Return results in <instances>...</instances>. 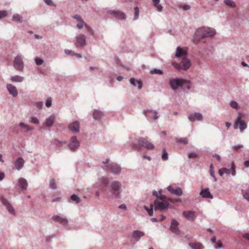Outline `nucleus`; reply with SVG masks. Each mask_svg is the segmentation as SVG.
I'll list each match as a JSON object with an SVG mask.
<instances>
[{"mask_svg":"<svg viewBox=\"0 0 249 249\" xmlns=\"http://www.w3.org/2000/svg\"><path fill=\"white\" fill-rule=\"evenodd\" d=\"M12 20L15 22H21V20H22V16H20L18 14H14L13 16V18H12Z\"/></svg>","mask_w":249,"mask_h":249,"instance_id":"4c0bfd02","label":"nucleus"},{"mask_svg":"<svg viewBox=\"0 0 249 249\" xmlns=\"http://www.w3.org/2000/svg\"><path fill=\"white\" fill-rule=\"evenodd\" d=\"M224 174H227L228 175H231L232 176H235V165H234L233 163H231V169H228L224 167L218 170V175H219V176H222Z\"/></svg>","mask_w":249,"mask_h":249,"instance_id":"9d476101","label":"nucleus"},{"mask_svg":"<svg viewBox=\"0 0 249 249\" xmlns=\"http://www.w3.org/2000/svg\"><path fill=\"white\" fill-rule=\"evenodd\" d=\"M119 208H120V209H123L124 210H126V205L124 204H121V205H120V206H119Z\"/></svg>","mask_w":249,"mask_h":249,"instance_id":"0e129e2a","label":"nucleus"},{"mask_svg":"<svg viewBox=\"0 0 249 249\" xmlns=\"http://www.w3.org/2000/svg\"><path fill=\"white\" fill-rule=\"evenodd\" d=\"M50 188L53 190H55L56 189V181L53 178H51L50 180V183H49Z\"/></svg>","mask_w":249,"mask_h":249,"instance_id":"ea45409f","label":"nucleus"},{"mask_svg":"<svg viewBox=\"0 0 249 249\" xmlns=\"http://www.w3.org/2000/svg\"><path fill=\"white\" fill-rule=\"evenodd\" d=\"M53 220L60 223L63 226H66L68 224V220L64 217H61L58 215H55L53 216Z\"/></svg>","mask_w":249,"mask_h":249,"instance_id":"aec40b11","label":"nucleus"},{"mask_svg":"<svg viewBox=\"0 0 249 249\" xmlns=\"http://www.w3.org/2000/svg\"><path fill=\"white\" fill-rule=\"evenodd\" d=\"M0 200H1V202L3 203V205L7 207V209L8 211H9V213L12 214H14L15 213V210L10 204L8 203V201L3 197H2Z\"/></svg>","mask_w":249,"mask_h":249,"instance_id":"393cba45","label":"nucleus"},{"mask_svg":"<svg viewBox=\"0 0 249 249\" xmlns=\"http://www.w3.org/2000/svg\"><path fill=\"white\" fill-rule=\"evenodd\" d=\"M244 166H245L246 167H249V160H246L245 161H244Z\"/></svg>","mask_w":249,"mask_h":249,"instance_id":"774afa93","label":"nucleus"},{"mask_svg":"<svg viewBox=\"0 0 249 249\" xmlns=\"http://www.w3.org/2000/svg\"><path fill=\"white\" fill-rule=\"evenodd\" d=\"M200 196L203 198H209L212 199L213 198V196L210 194L209 189L205 188L201 190L199 193Z\"/></svg>","mask_w":249,"mask_h":249,"instance_id":"b1692460","label":"nucleus"},{"mask_svg":"<svg viewBox=\"0 0 249 249\" xmlns=\"http://www.w3.org/2000/svg\"><path fill=\"white\" fill-rule=\"evenodd\" d=\"M191 66L190 60L186 57H183L181 62L179 64L176 63L174 64V67L178 69L182 70H187Z\"/></svg>","mask_w":249,"mask_h":249,"instance_id":"6e6552de","label":"nucleus"},{"mask_svg":"<svg viewBox=\"0 0 249 249\" xmlns=\"http://www.w3.org/2000/svg\"><path fill=\"white\" fill-rule=\"evenodd\" d=\"M197 156H198L197 153L195 152H189L188 153V158L190 159L196 158Z\"/></svg>","mask_w":249,"mask_h":249,"instance_id":"de8ad7c7","label":"nucleus"},{"mask_svg":"<svg viewBox=\"0 0 249 249\" xmlns=\"http://www.w3.org/2000/svg\"><path fill=\"white\" fill-rule=\"evenodd\" d=\"M177 142L183 143L184 144H187L188 143L187 139H186L185 138H182L178 139Z\"/></svg>","mask_w":249,"mask_h":249,"instance_id":"3c124183","label":"nucleus"},{"mask_svg":"<svg viewBox=\"0 0 249 249\" xmlns=\"http://www.w3.org/2000/svg\"><path fill=\"white\" fill-rule=\"evenodd\" d=\"M74 39H75L74 45L77 48H83L87 44L86 43V36L82 33L77 34Z\"/></svg>","mask_w":249,"mask_h":249,"instance_id":"39448f33","label":"nucleus"},{"mask_svg":"<svg viewBox=\"0 0 249 249\" xmlns=\"http://www.w3.org/2000/svg\"><path fill=\"white\" fill-rule=\"evenodd\" d=\"M42 63H43V61L41 59L38 57L36 58V65L40 66L42 65Z\"/></svg>","mask_w":249,"mask_h":249,"instance_id":"603ef678","label":"nucleus"},{"mask_svg":"<svg viewBox=\"0 0 249 249\" xmlns=\"http://www.w3.org/2000/svg\"><path fill=\"white\" fill-rule=\"evenodd\" d=\"M19 126L20 127L23 128V129L25 130L26 132H28L33 130V127L29 126V125H27L24 124L23 123H20L19 124Z\"/></svg>","mask_w":249,"mask_h":249,"instance_id":"72a5a7b5","label":"nucleus"},{"mask_svg":"<svg viewBox=\"0 0 249 249\" xmlns=\"http://www.w3.org/2000/svg\"><path fill=\"white\" fill-rule=\"evenodd\" d=\"M13 66L18 71H21L23 68V62H22V57L20 55H17L15 58L13 62Z\"/></svg>","mask_w":249,"mask_h":249,"instance_id":"2eb2a0df","label":"nucleus"},{"mask_svg":"<svg viewBox=\"0 0 249 249\" xmlns=\"http://www.w3.org/2000/svg\"><path fill=\"white\" fill-rule=\"evenodd\" d=\"M79 147V142L77 140L76 136H73L70 138L68 144V148L69 150L75 151Z\"/></svg>","mask_w":249,"mask_h":249,"instance_id":"f8f14e48","label":"nucleus"},{"mask_svg":"<svg viewBox=\"0 0 249 249\" xmlns=\"http://www.w3.org/2000/svg\"><path fill=\"white\" fill-rule=\"evenodd\" d=\"M85 28L87 31L88 34L90 36H93L94 35V31L91 28L90 26L88 25L85 22H78L77 24V28L78 30H81L82 28Z\"/></svg>","mask_w":249,"mask_h":249,"instance_id":"ddd939ff","label":"nucleus"},{"mask_svg":"<svg viewBox=\"0 0 249 249\" xmlns=\"http://www.w3.org/2000/svg\"><path fill=\"white\" fill-rule=\"evenodd\" d=\"M150 74L162 75L163 74V71L160 69H154L150 71Z\"/></svg>","mask_w":249,"mask_h":249,"instance_id":"e433bc0d","label":"nucleus"},{"mask_svg":"<svg viewBox=\"0 0 249 249\" xmlns=\"http://www.w3.org/2000/svg\"><path fill=\"white\" fill-rule=\"evenodd\" d=\"M68 129L73 133H78L79 132V122L78 121H74L69 124Z\"/></svg>","mask_w":249,"mask_h":249,"instance_id":"dca6fc26","label":"nucleus"},{"mask_svg":"<svg viewBox=\"0 0 249 249\" xmlns=\"http://www.w3.org/2000/svg\"><path fill=\"white\" fill-rule=\"evenodd\" d=\"M158 198V199L156 200H160L162 201H167L166 200V196L164 195L160 194V195L158 196H156Z\"/></svg>","mask_w":249,"mask_h":249,"instance_id":"8fccbe9b","label":"nucleus"},{"mask_svg":"<svg viewBox=\"0 0 249 249\" xmlns=\"http://www.w3.org/2000/svg\"><path fill=\"white\" fill-rule=\"evenodd\" d=\"M24 160L21 158H18L15 162V167L18 170H20L23 167Z\"/></svg>","mask_w":249,"mask_h":249,"instance_id":"c85d7f7f","label":"nucleus"},{"mask_svg":"<svg viewBox=\"0 0 249 249\" xmlns=\"http://www.w3.org/2000/svg\"><path fill=\"white\" fill-rule=\"evenodd\" d=\"M242 236L244 239L249 241V233H245L243 234Z\"/></svg>","mask_w":249,"mask_h":249,"instance_id":"680f3d73","label":"nucleus"},{"mask_svg":"<svg viewBox=\"0 0 249 249\" xmlns=\"http://www.w3.org/2000/svg\"><path fill=\"white\" fill-rule=\"evenodd\" d=\"M187 54V52L186 49L181 48L180 47H178L177 48V50H176V57H186L185 56Z\"/></svg>","mask_w":249,"mask_h":249,"instance_id":"4be33fe9","label":"nucleus"},{"mask_svg":"<svg viewBox=\"0 0 249 249\" xmlns=\"http://www.w3.org/2000/svg\"><path fill=\"white\" fill-rule=\"evenodd\" d=\"M216 34L215 30L213 28L203 27L196 29L194 34V39L199 41L207 37H212Z\"/></svg>","mask_w":249,"mask_h":249,"instance_id":"f257e3e1","label":"nucleus"},{"mask_svg":"<svg viewBox=\"0 0 249 249\" xmlns=\"http://www.w3.org/2000/svg\"><path fill=\"white\" fill-rule=\"evenodd\" d=\"M108 178L107 177H102L100 178V179H99V183H100V184L103 185L104 186L106 185L107 184H108Z\"/></svg>","mask_w":249,"mask_h":249,"instance_id":"f704fd0d","label":"nucleus"},{"mask_svg":"<svg viewBox=\"0 0 249 249\" xmlns=\"http://www.w3.org/2000/svg\"><path fill=\"white\" fill-rule=\"evenodd\" d=\"M182 9L184 11H188L190 9V6L188 5H184L182 6Z\"/></svg>","mask_w":249,"mask_h":249,"instance_id":"052dcab7","label":"nucleus"},{"mask_svg":"<svg viewBox=\"0 0 249 249\" xmlns=\"http://www.w3.org/2000/svg\"><path fill=\"white\" fill-rule=\"evenodd\" d=\"M189 246L192 249H203V246L201 244L198 242L191 243L189 244Z\"/></svg>","mask_w":249,"mask_h":249,"instance_id":"2f4dec72","label":"nucleus"},{"mask_svg":"<svg viewBox=\"0 0 249 249\" xmlns=\"http://www.w3.org/2000/svg\"><path fill=\"white\" fill-rule=\"evenodd\" d=\"M52 98L50 97L47 98V107H49L52 105Z\"/></svg>","mask_w":249,"mask_h":249,"instance_id":"bf43d9fd","label":"nucleus"},{"mask_svg":"<svg viewBox=\"0 0 249 249\" xmlns=\"http://www.w3.org/2000/svg\"><path fill=\"white\" fill-rule=\"evenodd\" d=\"M47 5L52 6L53 7H55L56 5H55L54 3L52 0H47Z\"/></svg>","mask_w":249,"mask_h":249,"instance_id":"13d9d810","label":"nucleus"},{"mask_svg":"<svg viewBox=\"0 0 249 249\" xmlns=\"http://www.w3.org/2000/svg\"><path fill=\"white\" fill-rule=\"evenodd\" d=\"M230 106L234 109H238V104L234 101H231V103H230Z\"/></svg>","mask_w":249,"mask_h":249,"instance_id":"49530a36","label":"nucleus"},{"mask_svg":"<svg viewBox=\"0 0 249 249\" xmlns=\"http://www.w3.org/2000/svg\"><path fill=\"white\" fill-rule=\"evenodd\" d=\"M35 105H36V107H37V108L40 109L42 106V102H37L35 103Z\"/></svg>","mask_w":249,"mask_h":249,"instance_id":"e2e57ef3","label":"nucleus"},{"mask_svg":"<svg viewBox=\"0 0 249 249\" xmlns=\"http://www.w3.org/2000/svg\"><path fill=\"white\" fill-rule=\"evenodd\" d=\"M132 238L136 241H139L140 239L144 236V232L139 230H135L132 232Z\"/></svg>","mask_w":249,"mask_h":249,"instance_id":"412c9836","label":"nucleus"},{"mask_svg":"<svg viewBox=\"0 0 249 249\" xmlns=\"http://www.w3.org/2000/svg\"><path fill=\"white\" fill-rule=\"evenodd\" d=\"M224 3L226 6L231 8H235L236 7L235 3L232 0H224Z\"/></svg>","mask_w":249,"mask_h":249,"instance_id":"473e14b6","label":"nucleus"},{"mask_svg":"<svg viewBox=\"0 0 249 249\" xmlns=\"http://www.w3.org/2000/svg\"><path fill=\"white\" fill-rule=\"evenodd\" d=\"M106 169L115 175H120L121 171H122V168H121L120 165L115 163H110L107 165H106Z\"/></svg>","mask_w":249,"mask_h":249,"instance_id":"9b49d317","label":"nucleus"},{"mask_svg":"<svg viewBox=\"0 0 249 249\" xmlns=\"http://www.w3.org/2000/svg\"><path fill=\"white\" fill-rule=\"evenodd\" d=\"M18 183L20 184V187H21L22 189L26 190L27 188V186H28V183H27L26 180L22 178H20L18 179Z\"/></svg>","mask_w":249,"mask_h":249,"instance_id":"7c9ffc66","label":"nucleus"},{"mask_svg":"<svg viewBox=\"0 0 249 249\" xmlns=\"http://www.w3.org/2000/svg\"><path fill=\"white\" fill-rule=\"evenodd\" d=\"M7 89L9 93L13 95V97H16L18 94V91L17 90L16 87L14 86L11 84H7Z\"/></svg>","mask_w":249,"mask_h":249,"instance_id":"cd10ccee","label":"nucleus"},{"mask_svg":"<svg viewBox=\"0 0 249 249\" xmlns=\"http://www.w3.org/2000/svg\"><path fill=\"white\" fill-rule=\"evenodd\" d=\"M188 119L191 122H195V121H201L203 120V116L199 112H195L189 115Z\"/></svg>","mask_w":249,"mask_h":249,"instance_id":"a211bd4d","label":"nucleus"},{"mask_svg":"<svg viewBox=\"0 0 249 249\" xmlns=\"http://www.w3.org/2000/svg\"><path fill=\"white\" fill-rule=\"evenodd\" d=\"M65 53H66V55H73L75 53L74 52L72 51L71 50H65Z\"/></svg>","mask_w":249,"mask_h":249,"instance_id":"6e6d98bb","label":"nucleus"},{"mask_svg":"<svg viewBox=\"0 0 249 249\" xmlns=\"http://www.w3.org/2000/svg\"><path fill=\"white\" fill-rule=\"evenodd\" d=\"M54 142H55L56 145H62L66 143L65 141H59L57 140H54Z\"/></svg>","mask_w":249,"mask_h":249,"instance_id":"864d4df0","label":"nucleus"},{"mask_svg":"<svg viewBox=\"0 0 249 249\" xmlns=\"http://www.w3.org/2000/svg\"><path fill=\"white\" fill-rule=\"evenodd\" d=\"M30 122L34 124H39V121H38L36 118L32 117L31 120H30Z\"/></svg>","mask_w":249,"mask_h":249,"instance_id":"4d7b16f0","label":"nucleus"},{"mask_svg":"<svg viewBox=\"0 0 249 249\" xmlns=\"http://www.w3.org/2000/svg\"><path fill=\"white\" fill-rule=\"evenodd\" d=\"M163 9V7L160 5H158L157 6V10L158 12H161L162 11V9Z\"/></svg>","mask_w":249,"mask_h":249,"instance_id":"338daca9","label":"nucleus"},{"mask_svg":"<svg viewBox=\"0 0 249 249\" xmlns=\"http://www.w3.org/2000/svg\"><path fill=\"white\" fill-rule=\"evenodd\" d=\"M242 195L244 199L249 202V189L242 190Z\"/></svg>","mask_w":249,"mask_h":249,"instance_id":"c9c22d12","label":"nucleus"},{"mask_svg":"<svg viewBox=\"0 0 249 249\" xmlns=\"http://www.w3.org/2000/svg\"><path fill=\"white\" fill-rule=\"evenodd\" d=\"M107 14L113 15L114 18L119 20H123L125 19L124 13L118 10H108L107 11Z\"/></svg>","mask_w":249,"mask_h":249,"instance_id":"4468645a","label":"nucleus"},{"mask_svg":"<svg viewBox=\"0 0 249 249\" xmlns=\"http://www.w3.org/2000/svg\"><path fill=\"white\" fill-rule=\"evenodd\" d=\"M122 183L118 180H114L111 182L109 187L108 192L111 197L114 199H119L122 193Z\"/></svg>","mask_w":249,"mask_h":249,"instance_id":"20e7f679","label":"nucleus"},{"mask_svg":"<svg viewBox=\"0 0 249 249\" xmlns=\"http://www.w3.org/2000/svg\"><path fill=\"white\" fill-rule=\"evenodd\" d=\"M183 216L187 219L194 220L196 217V213L192 211H185L183 212Z\"/></svg>","mask_w":249,"mask_h":249,"instance_id":"5701e85b","label":"nucleus"},{"mask_svg":"<svg viewBox=\"0 0 249 249\" xmlns=\"http://www.w3.org/2000/svg\"><path fill=\"white\" fill-rule=\"evenodd\" d=\"M56 120V116L54 114L50 115L47 118V127H51L53 126L54 124L55 120Z\"/></svg>","mask_w":249,"mask_h":249,"instance_id":"c756f323","label":"nucleus"},{"mask_svg":"<svg viewBox=\"0 0 249 249\" xmlns=\"http://www.w3.org/2000/svg\"><path fill=\"white\" fill-rule=\"evenodd\" d=\"M170 85L173 90H176L178 88H181L184 90L189 89L190 88V83L188 80L178 78L170 79Z\"/></svg>","mask_w":249,"mask_h":249,"instance_id":"7ed1b4c3","label":"nucleus"},{"mask_svg":"<svg viewBox=\"0 0 249 249\" xmlns=\"http://www.w3.org/2000/svg\"><path fill=\"white\" fill-rule=\"evenodd\" d=\"M139 10L138 7H134V19L137 20L139 18Z\"/></svg>","mask_w":249,"mask_h":249,"instance_id":"c03bdc74","label":"nucleus"},{"mask_svg":"<svg viewBox=\"0 0 249 249\" xmlns=\"http://www.w3.org/2000/svg\"><path fill=\"white\" fill-rule=\"evenodd\" d=\"M8 15L7 12L6 11H0V19H1L2 18L7 17Z\"/></svg>","mask_w":249,"mask_h":249,"instance_id":"09e8293b","label":"nucleus"},{"mask_svg":"<svg viewBox=\"0 0 249 249\" xmlns=\"http://www.w3.org/2000/svg\"><path fill=\"white\" fill-rule=\"evenodd\" d=\"M129 82L132 86L135 87L137 85L139 89H142V83L141 80H137L134 78H130Z\"/></svg>","mask_w":249,"mask_h":249,"instance_id":"bb28decb","label":"nucleus"},{"mask_svg":"<svg viewBox=\"0 0 249 249\" xmlns=\"http://www.w3.org/2000/svg\"><path fill=\"white\" fill-rule=\"evenodd\" d=\"M92 116L95 120H100L103 117V113L99 109H94L92 112Z\"/></svg>","mask_w":249,"mask_h":249,"instance_id":"a878e982","label":"nucleus"},{"mask_svg":"<svg viewBox=\"0 0 249 249\" xmlns=\"http://www.w3.org/2000/svg\"><path fill=\"white\" fill-rule=\"evenodd\" d=\"M168 159V154L167 152L165 149H163L162 150V155H161V160L163 161H166Z\"/></svg>","mask_w":249,"mask_h":249,"instance_id":"a18cd8bd","label":"nucleus"},{"mask_svg":"<svg viewBox=\"0 0 249 249\" xmlns=\"http://www.w3.org/2000/svg\"><path fill=\"white\" fill-rule=\"evenodd\" d=\"M11 80L14 82H21L23 80V77L18 75H16L12 77Z\"/></svg>","mask_w":249,"mask_h":249,"instance_id":"58836bf2","label":"nucleus"},{"mask_svg":"<svg viewBox=\"0 0 249 249\" xmlns=\"http://www.w3.org/2000/svg\"><path fill=\"white\" fill-rule=\"evenodd\" d=\"M170 206V204L168 201H162L160 200H155L154 204L150 205V208L146 206H144V209L148 212V215H153V210H159L161 212L165 211Z\"/></svg>","mask_w":249,"mask_h":249,"instance_id":"f03ea898","label":"nucleus"},{"mask_svg":"<svg viewBox=\"0 0 249 249\" xmlns=\"http://www.w3.org/2000/svg\"><path fill=\"white\" fill-rule=\"evenodd\" d=\"M241 147H242L241 145L239 144L235 145V146H233L234 149H235V150H239Z\"/></svg>","mask_w":249,"mask_h":249,"instance_id":"69168bd1","label":"nucleus"},{"mask_svg":"<svg viewBox=\"0 0 249 249\" xmlns=\"http://www.w3.org/2000/svg\"><path fill=\"white\" fill-rule=\"evenodd\" d=\"M214 170L213 169V165L210 164V176H211V177H212L213 178L214 182H216V181H217V178H216L214 176Z\"/></svg>","mask_w":249,"mask_h":249,"instance_id":"a19ab883","label":"nucleus"},{"mask_svg":"<svg viewBox=\"0 0 249 249\" xmlns=\"http://www.w3.org/2000/svg\"><path fill=\"white\" fill-rule=\"evenodd\" d=\"M178 222L175 219H173L172 221H171V224H170V231L176 235H178L179 233H180V231L178 227Z\"/></svg>","mask_w":249,"mask_h":249,"instance_id":"6ab92c4d","label":"nucleus"},{"mask_svg":"<svg viewBox=\"0 0 249 249\" xmlns=\"http://www.w3.org/2000/svg\"><path fill=\"white\" fill-rule=\"evenodd\" d=\"M167 190L170 194H174L177 196H180L183 194L181 188L179 187L174 188L172 186H167Z\"/></svg>","mask_w":249,"mask_h":249,"instance_id":"f3484780","label":"nucleus"},{"mask_svg":"<svg viewBox=\"0 0 249 249\" xmlns=\"http://www.w3.org/2000/svg\"><path fill=\"white\" fill-rule=\"evenodd\" d=\"M71 201L76 202V203H79L81 202L80 198L75 195H72L71 196Z\"/></svg>","mask_w":249,"mask_h":249,"instance_id":"79ce46f5","label":"nucleus"},{"mask_svg":"<svg viewBox=\"0 0 249 249\" xmlns=\"http://www.w3.org/2000/svg\"><path fill=\"white\" fill-rule=\"evenodd\" d=\"M137 142L140 145L148 150H152L155 148L154 145L149 141L147 138L141 137Z\"/></svg>","mask_w":249,"mask_h":249,"instance_id":"1a4fd4ad","label":"nucleus"},{"mask_svg":"<svg viewBox=\"0 0 249 249\" xmlns=\"http://www.w3.org/2000/svg\"><path fill=\"white\" fill-rule=\"evenodd\" d=\"M234 128L237 129L239 128L240 131L241 132H243L247 127L246 123L242 118L241 116L240 115L237 116L235 119V122H234Z\"/></svg>","mask_w":249,"mask_h":249,"instance_id":"0eeeda50","label":"nucleus"},{"mask_svg":"<svg viewBox=\"0 0 249 249\" xmlns=\"http://www.w3.org/2000/svg\"><path fill=\"white\" fill-rule=\"evenodd\" d=\"M215 244H216V245H215V249H218L221 248L222 242H221V240H218V241H217V242L215 243Z\"/></svg>","mask_w":249,"mask_h":249,"instance_id":"5fc2aeb1","label":"nucleus"},{"mask_svg":"<svg viewBox=\"0 0 249 249\" xmlns=\"http://www.w3.org/2000/svg\"><path fill=\"white\" fill-rule=\"evenodd\" d=\"M72 18L76 20V21H77V22H84L82 18V17H81L80 15L78 14H75L73 15Z\"/></svg>","mask_w":249,"mask_h":249,"instance_id":"37998d69","label":"nucleus"},{"mask_svg":"<svg viewBox=\"0 0 249 249\" xmlns=\"http://www.w3.org/2000/svg\"><path fill=\"white\" fill-rule=\"evenodd\" d=\"M143 114L150 121H156L159 118L158 112L152 109H145L142 111Z\"/></svg>","mask_w":249,"mask_h":249,"instance_id":"423d86ee","label":"nucleus"}]
</instances>
